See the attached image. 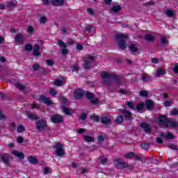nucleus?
<instances>
[{
  "label": "nucleus",
  "mask_w": 178,
  "mask_h": 178,
  "mask_svg": "<svg viewBox=\"0 0 178 178\" xmlns=\"http://www.w3.org/2000/svg\"><path fill=\"white\" fill-rule=\"evenodd\" d=\"M116 40L118 42V47L120 49L124 50L127 44L126 43V40L129 38V35H124L123 33H116L115 34Z\"/></svg>",
  "instance_id": "nucleus-1"
},
{
  "label": "nucleus",
  "mask_w": 178,
  "mask_h": 178,
  "mask_svg": "<svg viewBox=\"0 0 178 178\" xmlns=\"http://www.w3.org/2000/svg\"><path fill=\"white\" fill-rule=\"evenodd\" d=\"M102 78L104 79V83L106 86L111 85V80H116L119 83V76L111 74L109 72L102 73Z\"/></svg>",
  "instance_id": "nucleus-2"
},
{
  "label": "nucleus",
  "mask_w": 178,
  "mask_h": 178,
  "mask_svg": "<svg viewBox=\"0 0 178 178\" xmlns=\"http://www.w3.org/2000/svg\"><path fill=\"white\" fill-rule=\"evenodd\" d=\"M95 63V56L91 55H87L83 58V63L82 67L86 70H89L92 67V65Z\"/></svg>",
  "instance_id": "nucleus-3"
},
{
  "label": "nucleus",
  "mask_w": 178,
  "mask_h": 178,
  "mask_svg": "<svg viewBox=\"0 0 178 178\" xmlns=\"http://www.w3.org/2000/svg\"><path fill=\"white\" fill-rule=\"evenodd\" d=\"M47 126V121H45V120H40L36 122V129L39 131H42L45 130Z\"/></svg>",
  "instance_id": "nucleus-4"
},
{
  "label": "nucleus",
  "mask_w": 178,
  "mask_h": 178,
  "mask_svg": "<svg viewBox=\"0 0 178 178\" xmlns=\"http://www.w3.org/2000/svg\"><path fill=\"white\" fill-rule=\"evenodd\" d=\"M114 163L118 169H124V168H127V163L120 159H115Z\"/></svg>",
  "instance_id": "nucleus-5"
},
{
  "label": "nucleus",
  "mask_w": 178,
  "mask_h": 178,
  "mask_svg": "<svg viewBox=\"0 0 178 178\" xmlns=\"http://www.w3.org/2000/svg\"><path fill=\"white\" fill-rule=\"evenodd\" d=\"M50 119L52 123H55V124L62 123V122H63V116L59 114L51 115Z\"/></svg>",
  "instance_id": "nucleus-6"
},
{
  "label": "nucleus",
  "mask_w": 178,
  "mask_h": 178,
  "mask_svg": "<svg viewBox=\"0 0 178 178\" xmlns=\"http://www.w3.org/2000/svg\"><path fill=\"white\" fill-rule=\"evenodd\" d=\"M159 122L160 123V126H163V127H168L169 118H166V116L160 115L159 117Z\"/></svg>",
  "instance_id": "nucleus-7"
},
{
  "label": "nucleus",
  "mask_w": 178,
  "mask_h": 178,
  "mask_svg": "<svg viewBox=\"0 0 178 178\" xmlns=\"http://www.w3.org/2000/svg\"><path fill=\"white\" fill-rule=\"evenodd\" d=\"M56 149L57 156H62L65 154V149H63V145L60 143H56L55 145Z\"/></svg>",
  "instance_id": "nucleus-8"
},
{
  "label": "nucleus",
  "mask_w": 178,
  "mask_h": 178,
  "mask_svg": "<svg viewBox=\"0 0 178 178\" xmlns=\"http://www.w3.org/2000/svg\"><path fill=\"white\" fill-rule=\"evenodd\" d=\"M58 42L59 47L63 49L61 50L62 55H67V54H69V51H67V44H66V43H64V42L60 40H58Z\"/></svg>",
  "instance_id": "nucleus-9"
},
{
  "label": "nucleus",
  "mask_w": 178,
  "mask_h": 178,
  "mask_svg": "<svg viewBox=\"0 0 178 178\" xmlns=\"http://www.w3.org/2000/svg\"><path fill=\"white\" fill-rule=\"evenodd\" d=\"M84 95V90L83 89H76L74 92L75 99H81V97Z\"/></svg>",
  "instance_id": "nucleus-10"
},
{
  "label": "nucleus",
  "mask_w": 178,
  "mask_h": 178,
  "mask_svg": "<svg viewBox=\"0 0 178 178\" xmlns=\"http://www.w3.org/2000/svg\"><path fill=\"white\" fill-rule=\"evenodd\" d=\"M100 120L103 124H112V119L108 115L101 117Z\"/></svg>",
  "instance_id": "nucleus-11"
},
{
  "label": "nucleus",
  "mask_w": 178,
  "mask_h": 178,
  "mask_svg": "<svg viewBox=\"0 0 178 178\" xmlns=\"http://www.w3.org/2000/svg\"><path fill=\"white\" fill-rule=\"evenodd\" d=\"M140 127H142V129H143L145 133H147V134H151L152 128H151V126L149 125V124H147L146 122H143L140 124Z\"/></svg>",
  "instance_id": "nucleus-12"
},
{
  "label": "nucleus",
  "mask_w": 178,
  "mask_h": 178,
  "mask_svg": "<svg viewBox=\"0 0 178 178\" xmlns=\"http://www.w3.org/2000/svg\"><path fill=\"white\" fill-rule=\"evenodd\" d=\"M39 102L45 104L46 105H52V102L49 100V98H47L45 96H40L39 98Z\"/></svg>",
  "instance_id": "nucleus-13"
},
{
  "label": "nucleus",
  "mask_w": 178,
  "mask_h": 178,
  "mask_svg": "<svg viewBox=\"0 0 178 178\" xmlns=\"http://www.w3.org/2000/svg\"><path fill=\"white\" fill-rule=\"evenodd\" d=\"M1 159L5 165H9V160L10 159V156L8 154H4L1 156Z\"/></svg>",
  "instance_id": "nucleus-14"
},
{
  "label": "nucleus",
  "mask_w": 178,
  "mask_h": 178,
  "mask_svg": "<svg viewBox=\"0 0 178 178\" xmlns=\"http://www.w3.org/2000/svg\"><path fill=\"white\" fill-rule=\"evenodd\" d=\"M15 41L17 42V44H23V42L24 41V37L23 36V34L18 33L16 35L15 38Z\"/></svg>",
  "instance_id": "nucleus-15"
},
{
  "label": "nucleus",
  "mask_w": 178,
  "mask_h": 178,
  "mask_svg": "<svg viewBox=\"0 0 178 178\" xmlns=\"http://www.w3.org/2000/svg\"><path fill=\"white\" fill-rule=\"evenodd\" d=\"M152 79V78L148 74L143 73L140 75V80H142V81H144V82L151 81Z\"/></svg>",
  "instance_id": "nucleus-16"
},
{
  "label": "nucleus",
  "mask_w": 178,
  "mask_h": 178,
  "mask_svg": "<svg viewBox=\"0 0 178 178\" xmlns=\"http://www.w3.org/2000/svg\"><path fill=\"white\" fill-rule=\"evenodd\" d=\"M50 3L54 6H62L65 3V0H51Z\"/></svg>",
  "instance_id": "nucleus-17"
},
{
  "label": "nucleus",
  "mask_w": 178,
  "mask_h": 178,
  "mask_svg": "<svg viewBox=\"0 0 178 178\" xmlns=\"http://www.w3.org/2000/svg\"><path fill=\"white\" fill-rule=\"evenodd\" d=\"M26 115L27 118H29V119H31V120H38V116L30 111H26Z\"/></svg>",
  "instance_id": "nucleus-18"
},
{
  "label": "nucleus",
  "mask_w": 178,
  "mask_h": 178,
  "mask_svg": "<svg viewBox=\"0 0 178 178\" xmlns=\"http://www.w3.org/2000/svg\"><path fill=\"white\" fill-rule=\"evenodd\" d=\"M120 112L124 115L125 119H131V113L130 111H127L126 110H120Z\"/></svg>",
  "instance_id": "nucleus-19"
},
{
  "label": "nucleus",
  "mask_w": 178,
  "mask_h": 178,
  "mask_svg": "<svg viewBox=\"0 0 178 178\" xmlns=\"http://www.w3.org/2000/svg\"><path fill=\"white\" fill-rule=\"evenodd\" d=\"M28 161H29V163H31L32 165H35V164L38 163V159H37V158H35V156H29Z\"/></svg>",
  "instance_id": "nucleus-20"
},
{
  "label": "nucleus",
  "mask_w": 178,
  "mask_h": 178,
  "mask_svg": "<svg viewBox=\"0 0 178 178\" xmlns=\"http://www.w3.org/2000/svg\"><path fill=\"white\" fill-rule=\"evenodd\" d=\"M145 105L147 109H148V111H151V109L154 108L155 104H154V102H152V100H146Z\"/></svg>",
  "instance_id": "nucleus-21"
},
{
  "label": "nucleus",
  "mask_w": 178,
  "mask_h": 178,
  "mask_svg": "<svg viewBox=\"0 0 178 178\" xmlns=\"http://www.w3.org/2000/svg\"><path fill=\"white\" fill-rule=\"evenodd\" d=\"M13 155H15V156H17V158H20L21 159H23L24 158V154L22 152L14 150L12 152Z\"/></svg>",
  "instance_id": "nucleus-22"
},
{
  "label": "nucleus",
  "mask_w": 178,
  "mask_h": 178,
  "mask_svg": "<svg viewBox=\"0 0 178 178\" xmlns=\"http://www.w3.org/2000/svg\"><path fill=\"white\" fill-rule=\"evenodd\" d=\"M33 55L34 56H40V46L38 44H34L33 46Z\"/></svg>",
  "instance_id": "nucleus-23"
},
{
  "label": "nucleus",
  "mask_w": 178,
  "mask_h": 178,
  "mask_svg": "<svg viewBox=\"0 0 178 178\" xmlns=\"http://www.w3.org/2000/svg\"><path fill=\"white\" fill-rule=\"evenodd\" d=\"M122 10V6L120 5L118 6H113L111 8V12H114V13H118L119 11Z\"/></svg>",
  "instance_id": "nucleus-24"
},
{
  "label": "nucleus",
  "mask_w": 178,
  "mask_h": 178,
  "mask_svg": "<svg viewBox=\"0 0 178 178\" xmlns=\"http://www.w3.org/2000/svg\"><path fill=\"white\" fill-rule=\"evenodd\" d=\"M61 109L63 110V112L65 113V115H67V116H70V115H72L70 110H69L66 106H61Z\"/></svg>",
  "instance_id": "nucleus-25"
},
{
  "label": "nucleus",
  "mask_w": 178,
  "mask_h": 178,
  "mask_svg": "<svg viewBox=\"0 0 178 178\" xmlns=\"http://www.w3.org/2000/svg\"><path fill=\"white\" fill-rule=\"evenodd\" d=\"M15 87L19 90V91H24V92H26V86H24V85L17 83H15Z\"/></svg>",
  "instance_id": "nucleus-26"
},
{
  "label": "nucleus",
  "mask_w": 178,
  "mask_h": 178,
  "mask_svg": "<svg viewBox=\"0 0 178 178\" xmlns=\"http://www.w3.org/2000/svg\"><path fill=\"white\" fill-rule=\"evenodd\" d=\"M7 6L9 8V9H15V8L17 6V3L16 1H8Z\"/></svg>",
  "instance_id": "nucleus-27"
},
{
  "label": "nucleus",
  "mask_w": 178,
  "mask_h": 178,
  "mask_svg": "<svg viewBox=\"0 0 178 178\" xmlns=\"http://www.w3.org/2000/svg\"><path fill=\"white\" fill-rule=\"evenodd\" d=\"M145 40L146 41L148 42H152V41H155V37H154V35H151V34H147L145 36Z\"/></svg>",
  "instance_id": "nucleus-28"
},
{
  "label": "nucleus",
  "mask_w": 178,
  "mask_h": 178,
  "mask_svg": "<svg viewBox=\"0 0 178 178\" xmlns=\"http://www.w3.org/2000/svg\"><path fill=\"white\" fill-rule=\"evenodd\" d=\"M165 73L166 72H165L163 69L157 70L156 72V77H161V76H163Z\"/></svg>",
  "instance_id": "nucleus-29"
},
{
  "label": "nucleus",
  "mask_w": 178,
  "mask_h": 178,
  "mask_svg": "<svg viewBox=\"0 0 178 178\" xmlns=\"http://www.w3.org/2000/svg\"><path fill=\"white\" fill-rule=\"evenodd\" d=\"M65 84V79L59 80L57 79L56 81H54V86H57L58 87H62Z\"/></svg>",
  "instance_id": "nucleus-30"
},
{
  "label": "nucleus",
  "mask_w": 178,
  "mask_h": 178,
  "mask_svg": "<svg viewBox=\"0 0 178 178\" xmlns=\"http://www.w3.org/2000/svg\"><path fill=\"white\" fill-rule=\"evenodd\" d=\"M83 138H84L85 141H86V143H94V141H95L94 138L91 137L90 136L86 135L83 136Z\"/></svg>",
  "instance_id": "nucleus-31"
},
{
  "label": "nucleus",
  "mask_w": 178,
  "mask_h": 178,
  "mask_svg": "<svg viewBox=\"0 0 178 178\" xmlns=\"http://www.w3.org/2000/svg\"><path fill=\"white\" fill-rule=\"evenodd\" d=\"M169 124H171V126L173 127H177L178 126L177 122H176V121L172 118H168V125Z\"/></svg>",
  "instance_id": "nucleus-32"
},
{
  "label": "nucleus",
  "mask_w": 178,
  "mask_h": 178,
  "mask_svg": "<svg viewBox=\"0 0 178 178\" xmlns=\"http://www.w3.org/2000/svg\"><path fill=\"white\" fill-rule=\"evenodd\" d=\"M129 48V51H131V52H137V51H138V48H137L134 44H131Z\"/></svg>",
  "instance_id": "nucleus-33"
},
{
  "label": "nucleus",
  "mask_w": 178,
  "mask_h": 178,
  "mask_svg": "<svg viewBox=\"0 0 178 178\" xmlns=\"http://www.w3.org/2000/svg\"><path fill=\"white\" fill-rule=\"evenodd\" d=\"M144 109V103H139L136 107L135 111L137 110L138 112Z\"/></svg>",
  "instance_id": "nucleus-34"
},
{
  "label": "nucleus",
  "mask_w": 178,
  "mask_h": 178,
  "mask_svg": "<svg viewBox=\"0 0 178 178\" xmlns=\"http://www.w3.org/2000/svg\"><path fill=\"white\" fill-rule=\"evenodd\" d=\"M140 147L142 149H149V143H143L140 144Z\"/></svg>",
  "instance_id": "nucleus-35"
},
{
  "label": "nucleus",
  "mask_w": 178,
  "mask_h": 178,
  "mask_svg": "<svg viewBox=\"0 0 178 178\" xmlns=\"http://www.w3.org/2000/svg\"><path fill=\"white\" fill-rule=\"evenodd\" d=\"M126 105L127 106H128V108H130V109L136 111V108L134 107V104L133 103V102H127Z\"/></svg>",
  "instance_id": "nucleus-36"
},
{
  "label": "nucleus",
  "mask_w": 178,
  "mask_h": 178,
  "mask_svg": "<svg viewBox=\"0 0 178 178\" xmlns=\"http://www.w3.org/2000/svg\"><path fill=\"white\" fill-rule=\"evenodd\" d=\"M90 119L91 120H93V122H99L101 118H99V116L93 114L92 115L90 116Z\"/></svg>",
  "instance_id": "nucleus-37"
},
{
  "label": "nucleus",
  "mask_w": 178,
  "mask_h": 178,
  "mask_svg": "<svg viewBox=\"0 0 178 178\" xmlns=\"http://www.w3.org/2000/svg\"><path fill=\"white\" fill-rule=\"evenodd\" d=\"M26 130V128H24V126L23 125H18L17 127V133H23Z\"/></svg>",
  "instance_id": "nucleus-38"
},
{
  "label": "nucleus",
  "mask_w": 178,
  "mask_h": 178,
  "mask_svg": "<svg viewBox=\"0 0 178 178\" xmlns=\"http://www.w3.org/2000/svg\"><path fill=\"white\" fill-rule=\"evenodd\" d=\"M47 17L45 16H42L40 17V18L39 19V22L40 23H41L42 24H45V23H47Z\"/></svg>",
  "instance_id": "nucleus-39"
},
{
  "label": "nucleus",
  "mask_w": 178,
  "mask_h": 178,
  "mask_svg": "<svg viewBox=\"0 0 178 178\" xmlns=\"http://www.w3.org/2000/svg\"><path fill=\"white\" fill-rule=\"evenodd\" d=\"M86 97L88 99H92L94 98V94L92 92H86Z\"/></svg>",
  "instance_id": "nucleus-40"
},
{
  "label": "nucleus",
  "mask_w": 178,
  "mask_h": 178,
  "mask_svg": "<svg viewBox=\"0 0 178 178\" xmlns=\"http://www.w3.org/2000/svg\"><path fill=\"white\" fill-rule=\"evenodd\" d=\"M165 15L168 16V17H173V15H175V13L173 12V10H167L165 11Z\"/></svg>",
  "instance_id": "nucleus-41"
},
{
  "label": "nucleus",
  "mask_w": 178,
  "mask_h": 178,
  "mask_svg": "<svg viewBox=\"0 0 178 178\" xmlns=\"http://www.w3.org/2000/svg\"><path fill=\"white\" fill-rule=\"evenodd\" d=\"M124 158L129 159V158H134V152H131L129 153H127L124 154Z\"/></svg>",
  "instance_id": "nucleus-42"
},
{
  "label": "nucleus",
  "mask_w": 178,
  "mask_h": 178,
  "mask_svg": "<svg viewBox=\"0 0 178 178\" xmlns=\"http://www.w3.org/2000/svg\"><path fill=\"white\" fill-rule=\"evenodd\" d=\"M26 33H29V34H32L33 33H34V27L29 26L26 29Z\"/></svg>",
  "instance_id": "nucleus-43"
},
{
  "label": "nucleus",
  "mask_w": 178,
  "mask_h": 178,
  "mask_svg": "<svg viewBox=\"0 0 178 178\" xmlns=\"http://www.w3.org/2000/svg\"><path fill=\"white\" fill-rule=\"evenodd\" d=\"M170 115L172 116H177L178 115V109L177 108H174L170 111Z\"/></svg>",
  "instance_id": "nucleus-44"
},
{
  "label": "nucleus",
  "mask_w": 178,
  "mask_h": 178,
  "mask_svg": "<svg viewBox=\"0 0 178 178\" xmlns=\"http://www.w3.org/2000/svg\"><path fill=\"white\" fill-rule=\"evenodd\" d=\"M115 123H122L123 122V116L120 115L115 120Z\"/></svg>",
  "instance_id": "nucleus-45"
},
{
  "label": "nucleus",
  "mask_w": 178,
  "mask_h": 178,
  "mask_svg": "<svg viewBox=\"0 0 178 178\" xmlns=\"http://www.w3.org/2000/svg\"><path fill=\"white\" fill-rule=\"evenodd\" d=\"M168 148H170V149H174L175 151H177L178 149L177 146L172 143L168 145Z\"/></svg>",
  "instance_id": "nucleus-46"
},
{
  "label": "nucleus",
  "mask_w": 178,
  "mask_h": 178,
  "mask_svg": "<svg viewBox=\"0 0 178 178\" xmlns=\"http://www.w3.org/2000/svg\"><path fill=\"white\" fill-rule=\"evenodd\" d=\"M49 93L52 97H55L58 94V92L54 88H50Z\"/></svg>",
  "instance_id": "nucleus-47"
},
{
  "label": "nucleus",
  "mask_w": 178,
  "mask_h": 178,
  "mask_svg": "<svg viewBox=\"0 0 178 178\" xmlns=\"http://www.w3.org/2000/svg\"><path fill=\"white\" fill-rule=\"evenodd\" d=\"M161 42L163 45H165V44H169V40L166 38H161Z\"/></svg>",
  "instance_id": "nucleus-48"
},
{
  "label": "nucleus",
  "mask_w": 178,
  "mask_h": 178,
  "mask_svg": "<svg viewBox=\"0 0 178 178\" xmlns=\"http://www.w3.org/2000/svg\"><path fill=\"white\" fill-rule=\"evenodd\" d=\"M165 138L167 140H172V138H174L173 134H172V133L170 132H168V134H165Z\"/></svg>",
  "instance_id": "nucleus-49"
},
{
  "label": "nucleus",
  "mask_w": 178,
  "mask_h": 178,
  "mask_svg": "<svg viewBox=\"0 0 178 178\" xmlns=\"http://www.w3.org/2000/svg\"><path fill=\"white\" fill-rule=\"evenodd\" d=\"M86 131H87V129L81 128L76 131V133H78V134H83V133H86Z\"/></svg>",
  "instance_id": "nucleus-50"
},
{
  "label": "nucleus",
  "mask_w": 178,
  "mask_h": 178,
  "mask_svg": "<svg viewBox=\"0 0 178 178\" xmlns=\"http://www.w3.org/2000/svg\"><path fill=\"white\" fill-rule=\"evenodd\" d=\"M174 67L172 68V70L174 72V73H175V74H178V64H175L174 65Z\"/></svg>",
  "instance_id": "nucleus-51"
},
{
  "label": "nucleus",
  "mask_w": 178,
  "mask_h": 178,
  "mask_svg": "<svg viewBox=\"0 0 178 178\" xmlns=\"http://www.w3.org/2000/svg\"><path fill=\"white\" fill-rule=\"evenodd\" d=\"M140 95H141V97H148V92L145 90H142L140 91Z\"/></svg>",
  "instance_id": "nucleus-52"
},
{
  "label": "nucleus",
  "mask_w": 178,
  "mask_h": 178,
  "mask_svg": "<svg viewBox=\"0 0 178 178\" xmlns=\"http://www.w3.org/2000/svg\"><path fill=\"white\" fill-rule=\"evenodd\" d=\"M104 140H105V138H104V136H98L97 141H98L99 144H101V143H103V141H104Z\"/></svg>",
  "instance_id": "nucleus-53"
},
{
  "label": "nucleus",
  "mask_w": 178,
  "mask_h": 178,
  "mask_svg": "<svg viewBox=\"0 0 178 178\" xmlns=\"http://www.w3.org/2000/svg\"><path fill=\"white\" fill-rule=\"evenodd\" d=\"M31 49H33V46H31V44H26L25 45V50L26 51H31Z\"/></svg>",
  "instance_id": "nucleus-54"
},
{
  "label": "nucleus",
  "mask_w": 178,
  "mask_h": 178,
  "mask_svg": "<svg viewBox=\"0 0 178 178\" xmlns=\"http://www.w3.org/2000/svg\"><path fill=\"white\" fill-rule=\"evenodd\" d=\"M163 104H164V106L168 108V106H170L172 105V102H170V101H165L163 102Z\"/></svg>",
  "instance_id": "nucleus-55"
},
{
  "label": "nucleus",
  "mask_w": 178,
  "mask_h": 178,
  "mask_svg": "<svg viewBox=\"0 0 178 178\" xmlns=\"http://www.w3.org/2000/svg\"><path fill=\"white\" fill-rule=\"evenodd\" d=\"M46 63L48 66H53L54 65V61H52V60H47Z\"/></svg>",
  "instance_id": "nucleus-56"
},
{
  "label": "nucleus",
  "mask_w": 178,
  "mask_h": 178,
  "mask_svg": "<svg viewBox=\"0 0 178 178\" xmlns=\"http://www.w3.org/2000/svg\"><path fill=\"white\" fill-rule=\"evenodd\" d=\"M134 158L136 159L137 161H141L143 158L140 155L135 154L134 155Z\"/></svg>",
  "instance_id": "nucleus-57"
},
{
  "label": "nucleus",
  "mask_w": 178,
  "mask_h": 178,
  "mask_svg": "<svg viewBox=\"0 0 178 178\" xmlns=\"http://www.w3.org/2000/svg\"><path fill=\"white\" fill-rule=\"evenodd\" d=\"M88 13H89V15L90 16H94V10H92V8H88Z\"/></svg>",
  "instance_id": "nucleus-58"
},
{
  "label": "nucleus",
  "mask_w": 178,
  "mask_h": 178,
  "mask_svg": "<svg viewBox=\"0 0 178 178\" xmlns=\"http://www.w3.org/2000/svg\"><path fill=\"white\" fill-rule=\"evenodd\" d=\"M156 141L158 143V144H162L163 143V140H162V138L160 137L156 138Z\"/></svg>",
  "instance_id": "nucleus-59"
},
{
  "label": "nucleus",
  "mask_w": 178,
  "mask_h": 178,
  "mask_svg": "<svg viewBox=\"0 0 178 178\" xmlns=\"http://www.w3.org/2000/svg\"><path fill=\"white\" fill-rule=\"evenodd\" d=\"M72 69L74 72H79V70H80V67H79V66L74 65H72Z\"/></svg>",
  "instance_id": "nucleus-60"
},
{
  "label": "nucleus",
  "mask_w": 178,
  "mask_h": 178,
  "mask_svg": "<svg viewBox=\"0 0 178 178\" xmlns=\"http://www.w3.org/2000/svg\"><path fill=\"white\" fill-rule=\"evenodd\" d=\"M24 140V139L23 137H22V136H19V137L17 138V143H18L19 144H22V143H23Z\"/></svg>",
  "instance_id": "nucleus-61"
},
{
  "label": "nucleus",
  "mask_w": 178,
  "mask_h": 178,
  "mask_svg": "<svg viewBox=\"0 0 178 178\" xmlns=\"http://www.w3.org/2000/svg\"><path fill=\"white\" fill-rule=\"evenodd\" d=\"M76 49L78 51H81V49H83V45H81V44L78 43L76 44Z\"/></svg>",
  "instance_id": "nucleus-62"
},
{
  "label": "nucleus",
  "mask_w": 178,
  "mask_h": 178,
  "mask_svg": "<svg viewBox=\"0 0 178 178\" xmlns=\"http://www.w3.org/2000/svg\"><path fill=\"white\" fill-rule=\"evenodd\" d=\"M33 70L37 71L40 69V65L38 64H35L33 65Z\"/></svg>",
  "instance_id": "nucleus-63"
},
{
  "label": "nucleus",
  "mask_w": 178,
  "mask_h": 178,
  "mask_svg": "<svg viewBox=\"0 0 178 178\" xmlns=\"http://www.w3.org/2000/svg\"><path fill=\"white\" fill-rule=\"evenodd\" d=\"M152 63H159V59L157 58H152Z\"/></svg>",
  "instance_id": "nucleus-64"
}]
</instances>
